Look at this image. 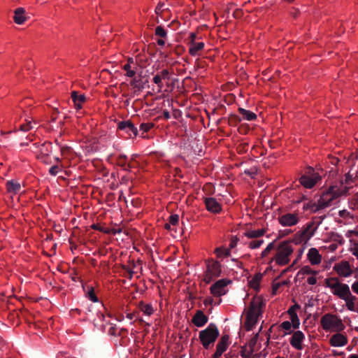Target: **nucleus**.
<instances>
[{"instance_id":"nucleus-45","label":"nucleus","mask_w":358,"mask_h":358,"mask_svg":"<svg viewBox=\"0 0 358 358\" xmlns=\"http://www.w3.org/2000/svg\"><path fill=\"white\" fill-rule=\"evenodd\" d=\"M127 157L124 155H120L117 158V164L122 166H124L127 164Z\"/></svg>"},{"instance_id":"nucleus-9","label":"nucleus","mask_w":358,"mask_h":358,"mask_svg":"<svg viewBox=\"0 0 358 358\" xmlns=\"http://www.w3.org/2000/svg\"><path fill=\"white\" fill-rule=\"evenodd\" d=\"M31 150L36 154L37 159H40L45 164L50 162V155L52 152V143L50 142H44L43 143H34L31 147Z\"/></svg>"},{"instance_id":"nucleus-60","label":"nucleus","mask_w":358,"mask_h":358,"mask_svg":"<svg viewBox=\"0 0 358 358\" xmlns=\"http://www.w3.org/2000/svg\"><path fill=\"white\" fill-rule=\"evenodd\" d=\"M127 317L129 318V319H132V317L131 315H127Z\"/></svg>"},{"instance_id":"nucleus-11","label":"nucleus","mask_w":358,"mask_h":358,"mask_svg":"<svg viewBox=\"0 0 358 358\" xmlns=\"http://www.w3.org/2000/svg\"><path fill=\"white\" fill-rule=\"evenodd\" d=\"M277 220L282 227H291L299 222L300 217L297 213H285L279 215Z\"/></svg>"},{"instance_id":"nucleus-56","label":"nucleus","mask_w":358,"mask_h":358,"mask_svg":"<svg viewBox=\"0 0 358 358\" xmlns=\"http://www.w3.org/2000/svg\"><path fill=\"white\" fill-rule=\"evenodd\" d=\"M221 356H215V352H214L212 358H220Z\"/></svg>"},{"instance_id":"nucleus-14","label":"nucleus","mask_w":358,"mask_h":358,"mask_svg":"<svg viewBox=\"0 0 358 358\" xmlns=\"http://www.w3.org/2000/svg\"><path fill=\"white\" fill-rule=\"evenodd\" d=\"M305 340L306 336L304 333L300 330H296L291 334L289 342L294 349L301 351L304 348Z\"/></svg>"},{"instance_id":"nucleus-29","label":"nucleus","mask_w":358,"mask_h":358,"mask_svg":"<svg viewBox=\"0 0 358 358\" xmlns=\"http://www.w3.org/2000/svg\"><path fill=\"white\" fill-rule=\"evenodd\" d=\"M6 191L11 195L17 194L21 189V185L20 182L15 180H8L6 185Z\"/></svg>"},{"instance_id":"nucleus-3","label":"nucleus","mask_w":358,"mask_h":358,"mask_svg":"<svg viewBox=\"0 0 358 358\" xmlns=\"http://www.w3.org/2000/svg\"><path fill=\"white\" fill-rule=\"evenodd\" d=\"M299 309L300 306L295 303L290 306L287 310V314L289 315V320L283 321L278 327V329L282 336L291 335L299 329L301 322L297 313Z\"/></svg>"},{"instance_id":"nucleus-5","label":"nucleus","mask_w":358,"mask_h":358,"mask_svg":"<svg viewBox=\"0 0 358 358\" xmlns=\"http://www.w3.org/2000/svg\"><path fill=\"white\" fill-rule=\"evenodd\" d=\"M320 325L325 331L329 332H341L345 328L342 319L331 313H327L322 316Z\"/></svg>"},{"instance_id":"nucleus-52","label":"nucleus","mask_w":358,"mask_h":358,"mask_svg":"<svg viewBox=\"0 0 358 358\" xmlns=\"http://www.w3.org/2000/svg\"><path fill=\"white\" fill-rule=\"evenodd\" d=\"M164 38H161V39H158L157 41V43L158 45L159 46H164L165 45V41L163 39Z\"/></svg>"},{"instance_id":"nucleus-1","label":"nucleus","mask_w":358,"mask_h":358,"mask_svg":"<svg viewBox=\"0 0 358 358\" xmlns=\"http://www.w3.org/2000/svg\"><path fill=\"white\" fill-rule=\"evenodd\" d=\"M265 304L261 296H255L248 306L245 313L244 327L246 331H251L257 324L263 313Z\"/></svg>"},{"instance_id":"nucleus-25","label":"nucleus","mask_w":358,"mask_h":358,"mask_svg":"<svg viewBox=\"0 0 358 358\" xmlns=\"http://www.w3.org/2000/svg\"><path fill=\"white\" fill-rule=\"evenodd\" d=\"M307 258L312 265H318L322 262V256L318 250L315 248H311L309 249L307 254Z\"/></svg>"},{"instance_id":"nucleus-50","label":"nucleus","mask_w":358,"mask_h":358,"mask_svg":"<svg viewBox=\"0 0 358 358\" xmlns=\"http://www.w3.org/2000/svg\"><path fill=\"white\" fill-rule=\"evenodd\" d=\"M351 252H352V254L356 257V258L358 259V246L357 247H354L352 250H351Z\"/></svg>"},{"instance_id":"nucleus-20","label":"nucleus","mask_w":358,"mask_h":358,"mask_svg":"<svg viewBox=\"0 0 358 358\" xmlns=\"http://www.w3.org/2000/svg\"><path fill=\"white\" fill-rule=\"evenodd\" d=\"M208 321V316L201 310L196 311L191 320L192 323L196 327H202L205 326Z\"/></svg>"},{"instance_id":"nucleus-37","label":"nucleus","mask_w":358,"mask_h":358,"mask_svg":"<svg viewBox=\"0 0 358 358\" xmlns=\"http://www.w3.org/2000/svg\"><path fill=\"white\" fill-rule=\"evenodd\" d=\"M25 123H22L19 124V129L20 131L27 132L31 129L34 128V125L36 124L34 122H32L31 120H25Z\"/></svg>"},{"instance_id":"nucleus-22","label":"nucleus","mask_w":358,"mask_h":358,"mask_svg":"<svg viewBox=\"0 0 358 358\" xmlns=\"http://www.w3.org/2000/svg\"><path fill=\"white\" fill-rule=\"evenodd\" d=\"M118 129L126 131L129 137H136L138 134L137 128L130 121L120 122Z\"/></svg>"},{"instance_id":"nucleus-34","label":"nucleus","mask_w":358,"mask_h":358,"mask_svg":"<svg viewBox=\"0 0 358 358\" xmlns=\"http://www.w3.org/2000/svg\"><path fill=\"white\" fill-rule=\"evenodd\" d=\"M139 309L146 316H151L154 312L155 309L150 303H145L143 301H141L138 305Z\"/></svg>"},{"instance_id":"nucleus-38","label":"nucleus","mask_w":358,"mask_h":358,"mask_svg":"<svg viewBox=\"0 0 358 358\" xmlns=\"http://www.w3.org/2000/svg\"><path fill=\"white\" fill-rule=\"evenodd\" d=\"M263 239H254L248 243V247L251 250H255L259 248L264 243Z\"/></svg>"},{"instance_id":"nucleus-8","label":"nucleus","mask_w":358,"mask_h":358,"mask_svg":"<svg viewBox=\"0 0 358 358\" xmlns=\"http://www.w3.org/2000/svg\"><path fill=\"white\" fill-rule=\"evenodd\" d=\"M345 189H347V187L342 183L329 187L326 192L322 193L320 203L325 206L331 205L334 199L345 193Z\"/></svg>"},{"instance_id":"nucleus-18","label":"nucleus","mask_w":358,"mask_h":358,"mask_svg":"<svg viewBox=\"0 0 358 358\" xmlns=\"http://www.w3.org/2000/svg\"><path fill=\"white\" fill-rule=\"evenodd\" d=\"M29 19L27 10L23 7H18L14 10L13 20L17 25L24 24Z\"/></svg>"},{"instance_id":"nucleus-39","label":"nucleus","mask_w":358,"mask_h":358,"mask_svg":"<svg viewBox=\"0 0 358 358\" xmlns=\"http://www.w3.org/2000/svg\"><path fill=\"white\" fill-rule=\"evenodd\" d=\"M215 255L218 258H224L229 255V251L224 248H217L214 251Z\"/></svg>"},{"instance_id":"nucleus-16","label":"nucleus","mask_w":358,"mask_h":358,"mask_svg":"<svg viewBox=\"0 0 358 358\" xmlns=\"http://www.w3.org/2000/svg\"><path fill=\"white\" fill-rule=\"evenodd\" d=\"M334 270L336 273L343 278L350 277L352 274V269L348 261H342L334 266Z\"/></svg>"},{"instance_id":"nucleus-23","label":"nucleus","mask_w":358,"mask_h":358,"mask_svg":"<svg viewBox=\"0 0 358 358\" xmlns=\"http://www.w3.org/2000/svg\"><path fill=\"white\" fill-rule=\"evenodd\" d=\"M329 343L333 347H343L348 343V338L344 334L336 332L330 338Z\"/></svg>"},{"instance_id":"nucleus-61","label":"nucleus","mask_w":358,"mask_h":358,"mask_svg":"<svg viewBox=\"0 0 358 358\" xmlns=\"http://www.w3.org/2000/svg\"><path fill=\"white\" fill-rule=\"evenodd\" d=\"M101 316L103 317V320H105V315L103 314H102Z\"/></svg>"},{"instance_id":"nucleus-62","label":"nucleus","mask_w":358,"mask_h":358,"mask_svg":"<svg viewBox=\"0 0 358 358\" xmlns=\"http://www.w3.org/2000/svg\"><path fill=\"white\" fill-rule=\"evenodd\" d=\"M1 348L4 347V345H3V342L2 341L1 343Z\"/></svg>"},{"instance_id":"nucleus-40","label":"nucleus","mask_w":358,"mask_h":358,"mask_svg":"<svg viewBox=\"0 0 358 358\" xmlns=\"http://www.w3.org/2000/svg\"><path fill=\"white\" fill-rule=\"evenodd\" d=\"M274 248V243H269L265 249H264L261 253V257L265 258L268 256L270 252Z\"/></svg>"},{"instance_id":"nucleus-10","label":"nucleus","mask_w":358,"mask_h":358,"mask_svg":"<svg viewBox=\"0 0 358 358\" xmlns=\"http://www.w3.org/2000/svg\"><path fill=\"white\" fill-rule=\"evenodd\" d=\"M232 281L228 278H222L214 282L210 287V294L215 298H220L229 292V286Z\"/></svg>"},{"instance_id":"nucleus-47","label":"nucleus","mask_w":358,"mask_h":358,"mask_svg":"<svg viewBox=\"0 0 358 358\" xmlns=\"http://www.w3.org/2000/svg\"><path fill=\"white\" fill-rule=\"evenodd\" d=\"M214 303V299L212 296H207L203 300L204 306H212Z\"/></svg>"},{"instance_id":"nucleus-13","label":"nucleus","mask_w":358,"mask_h":358,"mask_svg":"<svg viewBox=\"0 0 358 358\" xmlns=\"http://www.w3.org/2000/svg\"><path fill=\"white\" fill-rule=\"evenodd\" d=\"M170 81V72L168 69H162L157 72L152 78V82L157 85V92L164 91V83Z\"/></svg>"},{"instance_id":"nucleus-28","label":"nucleus","mask_w":358,"mask_h":358,"mask_svg":"<svg viewBox=\"0 0 358 358\" xmlns=\"http://www.w3.org/2000/svg\"><path fill=\"white\" fill-rule=\"evenodd\" d=\"M179 224V215L173 214L169 216L168 222L165 223L164 228L168 231H176V227Z\"/></svg>"},{"instance_id":"nucleus-27","label":"nucleus","mask_w":358,"mask_h":358,"mask_svg":"<svg viewBox=\"0 0 358 358\" xmlns=\"http://www.w3.org/2000/svg\"><path fill=\"white\" fill-rule=\"evenodd\" d=\"M71 99L73 101L76 110H80L83 107V104L86 101V97L84 94H78L76 91L71 92Z\"/></svg>"},{"instance_id":"nucleus-54","label":"nucleus","mask_w":358,"mask_h":358,"mask_svg":"<svg viewBox=\"0 0 358 358\" xmlns=\"http://www.w3.org/2000/svg\"><path fill=\"white\" fill-rule=\"evenodd\" d=\"M292 232V231L291 229H285L282 231V234L285 236V235H288L289 234H291Z\"/></svg>"},{"instance_id":"nucleus-57","label":"nucleus","mask_w":358,"mask_h":358,"mask_svg":"<svg viewBox=\"0 0 358 358\" xmlns=\"http://www.w3.org/2000/svg\"><path fill=\"white\" fill-rule=\"evenodd\" d=\"M107 316H108V317H112V314H111L110 313H107Z\"/></svg>"},{"instance_id":"nucleus-7","label":"nucleus","mask_w":358,"mask_h":358,"mask_svg":"<svg viewBox=\"0 0 358 358\" xmlns=\"http://www.w3.org/2000/svg\"><path fill=\"white\" fill-rule=\"evenodd\" d=\"M325 285L329 288L331 293L343 299L349 296L351 292L349 286L347 284L340 282L337 278H329L325 280Z\"/></svg>"},{"instance_id":"nucleus-63","label":"nucleus","mask_w":358,"mask_h":358,"mask_svg":"<svg viewBox=\"0 0 358 358\" xmlns=\"http://www.w3.org/2000/svg\"><path fill=\"white\" fill-rule=\"evenodd\" d=\"M357 352H358V348H357Z\"/></svg>"},{"instance_id":"nucleus-46","label":"nucleus","mask_w":358,"mask_h":358,"mask_svg":"<svg viewBox=\"0 0 358 358\" xmlns=\"http://www.w3.org/2000/svg\"><path fill=\"white\" fill-rule=\"evenodd\" d=\"M91 228L93 229H95V230L103 231L104 233H108V230L103 229V227L100 226L99 224H92Z\"/></svg>"},{"instance_id":"nucleus-35","label":"nucleus","mask_w":358,"mask_h":358,"mask_svg":"<svg viewBox=\"0 0 358 358\" xmlns=\"http://www.w3.org/2000/svg\"><path fill=\"white\" fill-rule=\"evenodd\" d=\"M238 112L242 115L243 119L248 121H252L257 119V115L248 110L243 108H238Z\"/></svg>"},{"instance_id":"nucleus-42","label":"nucleus","mask_w":358,"mask_h":358,"mask_svg":"<svg viewBox=\"0 0 358 358\" xmlns=\"http://www.w3.org/2000/svg\"><path fill=\"white\" fill-rule=\"evenodd\" d=\"M286 285L285 281L274 282L272 285V294H276L279 288L281 287V285Z\"/></svg>"},{"instance_id":"nucleus-53","label":"nucleus","mask_w":358,"mask_h":358,"mask_svg":"<svg viewBox=\"0 0 358 358\" xmlns=\"http://www.w3.org/2000/svg\"><path fill=\"white\" fill-rule=\"evenodd\" d=\"M163 115H164V117H165V119L168 120L170 118V113L169 111L164 110L163 112Z\"/></svg>"},{"instance_id":"nucleus-17","label":"nucleus","mask_w":358,"mask_h":358,"mask_svg":"<svg viewBox=\"0 0 358 358\" xmlns=\"http://www.w3.org/2000/svg\"><path fill=\"white\" fill-rule=\"evenodd\" d=\"M203 202L207 210L212 213L217 214L222 210V204L214 197H205Z\"/></svg>"},{"instance_id":"nucleus-43","label":"nucleus","mask_w":358,"mask_h":358,"mask_svg":"<svg viewBox=\"0 0 358 358\" xmlns=\"http://www.w3.org/2000/svg\"><path fill=\"white\" fill-rule=\"evenodd\" d=\"M154 124L152 122L142 123L140 125V129L144 132H148L153 128Z\"/></svg>"},{"instance_id":"nucleus-19","label":"nucleus","mask_w":358,"mask_h":358,"mask_svg":"<svg viewBox=\"0 0 358 358\" xmlns=\"http://www.w3.org/2000/svg\"><path fill=\"white\" fill-rule=\"evenodd\" d=\"M122 69L126 71L125 76L129 78H134L140 74L137 64L134 63L133 58L131 57L128 59Z\"/></svg>"},{"instance_id":"nucleus-15","label":"nucleus","mask_w":358,"mask_h":358,"mask_svg":"<svg viewBox=\"0 0 358 358\" xmlns=\"http://www.w3.org/2000/svg\"><path fill=\"white\" fill-rule=\"evenodd\" d=\"M320 180L321 177L319 173L313 172L311 174H306L302 176L299 178V182L305 188L310 189L313 187Z\"/></svg>"},{"instance_id":"nucleus-6","label":"nucleus","mask_w":358,"mask_h":358,"mask_svg":"<svg viewBox=\"0 0 358 358\" xmlns=\"http://www.w3.org/2000/svg\"><path fill=\"white\" fill-rule=\"evenodd\" d=\"M205 264L206 271L203 273V281L206 284H210L221 275L222 266L219 262L213 259L206 260Z\"/></svg>"},{"instance_id":"nucleus-48","label":"nucleus","mask_w":358,"mask_h":358,"mask_svg":"<svg viewBox=\"0 0 358 358\" xmlns=\"http://www.w3.org/2000/svg\"><path fill=\"white\" fill-rule=\"evenodd\" d=\"M196 37H197V36H196V33H194V32H191V33L189 34V42H188V43H195V42H196Z\"/></svg>"},{"instance_id":"nucleus-32","label":"nucleus","mask_w":358,"mask_h":358,"mask_svg":"<svg viewBox=\"0 0 358 358\" xmlns=\"http://www.w3.org/2000/svg\"><path fill=\"white\" fill-rule=\"evenodd\" d=\"M345 301L347 308L350 311H356V301L357 300V297L352 294L350 292L349 296H347L343 299Z\"/></svg>"},{"instance_id":"nucleus-24","label":"nucleus","mask_w":358,"mask_h":358,"mask_svg":"<svg viewBox=\"0 0 358 358\" xmlns=\"http://www.w3.org/2000/svg\"><path fill=\"white\" fill-rule=\"evenodd\" d=\"M308 233V228L299 231L296 234H295V235L292 239L288 240L287 241H290L291 245L292 243L298 245L302 242L307 241L310 238V236H309Z\"/></svg>"},{"instance_id":"nucleus-41","label":"nucleus","mask_w":358,"mask_h":358,"mask_svg":"<svg viewBox=\"0 0 358 358\" xmlns=\"http://www.w3.org/2000/svg\"><path fill=\"white\" fill-rule=\"evenodd\" d=\"M155 35L162 38H166L167 36V32L163 27L157 26L155 28Z\"/></svg>"},{"instance_id":"nucleus-58","label":"nucleus","mask_w":358,"mask_h":358,"mask_svg":"<svg viewBox=\"0 0 358 358\" xmlns=\"http://www.w3.org/2000/svg\"><path fill=\"white\" fill-rule=\"evenodd\" d=\"M275 358H285V357H282V356H280V355H278V356H276Z\"/></svg>"},{"instance_id":"nucleus-21","label":"nucleus","mask_w":358,"mask_h":358,"mask_svg":"<svg viewBox=\"0 0 358 358\" xmlns=\"http://www.w3.org/2000/svg\"><path fill=\"white\" fill-rule=\"evenodd\" d=\"M229 335H222L216 345L215 356H222V355L227 350L229 345Z\"/></svg>"},{"instance_id":"nucleus-51","label":"nucleus","mask_w":358,"mask_h":358,"mask_svg":"<svg viewBox=\"0 0 358 358\" xmlns=\"http://www.w3.org/2000/svg\"><path fill=\"white\" fill-rule=\"evenodd\" d=\"M238 238H237V237H234V238L231 240V243H230V247H231V248H234V247H235V246L236 245V244H237V241H238Z\"/></svg>"},{"instance_id":"nucleus-30","label":"nucleus","mask_w":358,"mask_h":358,"mask_svg":"<svg viewBox=\"0 0 358 358\" xmlns=\"http://www.w3.org/2000/svg\"><path fill=\"white\" fill-rule=\"evenodd\" d=\"M266 230L264 229H249L244 232V236L249 239H255L264 236Z\"/></svg>"},{"instance_id":"nucleus-2","label":"nucleus","mask_w":358,"mask_h":358,"mask_svg":"<svg viewBox=\"0 0 358 358\" xmlns=\"http://www.w3.org/2000/svg\"><path fill=\"white\" fill-rule=\"evenodd\" d=\"M294 252V248L290 241H282L277 247L275 255L267 262L268 268L271 269L273 264L284 266L288 264L291 256Z\"/></svg>"},{"instance_id":"nucleus-12","label":"nucleus","mask_w":358,"mask_h":358,"mask_svg":"<svg viewBox=\"0 0 358 358\" xmlns=\"http://www.w3.org/2000/svg\"><path fill=\"white\" fill-rule=\"evenodd\" d=\"M317 271L313 270L309 266H303L298 272V275L301 276L309 285H315L317 282Z\"/></svg>"},{"instance_id":"nucleus-33","label":"nucleus","mask_w":358,"mask_h":358,"mask_svg":"<svg viewBox=\"0 0 358 358\" xmlns=\"http://www.w3.org/2000/svg\"><path fill=\"white\" fill-rule=\"evenodd\" d=\"M83 289L85 291V296L87 299L93 303L99 301V299L94 292V288L92 286H87L86 288L83 287Z\"/></svg>"},{"instance_id":"nucleus-59","label":"nucleus","mask_w":358,"mask_h":358,"mask_svg":"<svg viewBox=\"0 0 358 358\" xmlns=\"http://www.w3.org/2000/svg\"><path fill=\"white\" fill-rule=\"evenodd\" d=\"M245 173H247V174H249V175H250V174H251V173H250V171H245Z\"/></svg>"},{"instance_id":"nucleus-26","label":"nucleus","mask_w":358,"mask_h":358,"mask_svg":"<svg viewBox=\"0 0 358 358\" xmlns=\"http://www.w3.org/2000/svg\"><path fill=\"white\" fill-rule=\"evenodd\" d=\"M188 51L189 54L192 57L199 55V52L204 48L205 43L202 41L195 43H188Z\"/></svg>"},{"instance_id":"nucleus-36","label":"nucleus","mask_w":358,"mask_h":358,"mask_svg":"<svg viewBox=\"0 0 358 358\" xmlns=\"http://www.w3.org/2000/svg\"><path fill=\"white\" fill-rule=\"evenodd\" d=\"M261 280L262 275L260 274H257L253 276L252 279L249 280L250 287L257 290L259 288Z\"/></svg>"},{"instance_id":"nucleus-4","label":"nucleus","mask_w":358,"mask_h":358,"mask_svg":"<svg viewBox=\"0 0 358 358\" xmlns=\"http://www.w3.org/2000/svg\"><path fill=\"white\" fill-rule=\"evenodd\" d=\"M219 335L220 331L216 324L210 323L206 329L199 331V339L202 347L208 350L214 345Z\"/></svg>"},{"instance_id":"nucleus-44","label":"nucleus","mask_w":358,"mask_h":358,"mask_svg":"<svg viewBox=\"0 0 358 358\" xmlns=\"http://www.w3.org/2000/svg\"><path fill=\"white\" fill-rule=\"evenodd\" d=\"M62 171V169L58 165L52 166L49 169V173L52 176H57L60 171Z\"/></svg>"},{"instance_id":"nucleus-49","label":"nucleus","mask_w":358,"mask_h":358,"mask_svg":"<svg viewBox=\"0 0 358 358\" xmlns=\"http://www.w3.org/2000/svg\"><path fill=\"white\" fill-rule=\"evenodd\" d=\"M351 287H352V291H353L355 294H358V280H357V281H355V282L352 283V285Z\"/></svg>"},{"instance_id":"nucleus-55","label":"nucleus","mask_w":358,"mask_h":358,"mask_svg":"<svg viewBox=\"0 0 358 358\" xmlns=\"http://www.w3.org/2000/svg\"><path fill=\"white\" fill-rule=\"evenodd\" d=\"M348 358H358V355L357 354H352V355H350Z\"/></svg>"},{"instance_id":"nucleus-31","label":"nucleus","mask_w":358,"mask_h":358,"mask_svg":"<svg viewBox=\"0 0 358 358\" xmlns=\"http://www.w3.org/2000/svg\"><path fill=\"white\" fill-rule=\"evenodd\" d=\"M145 83L143 80V78L140 74L133 78L130 82V85L135 91H141L144 88Z\"/></svg>"}]
</instances>
